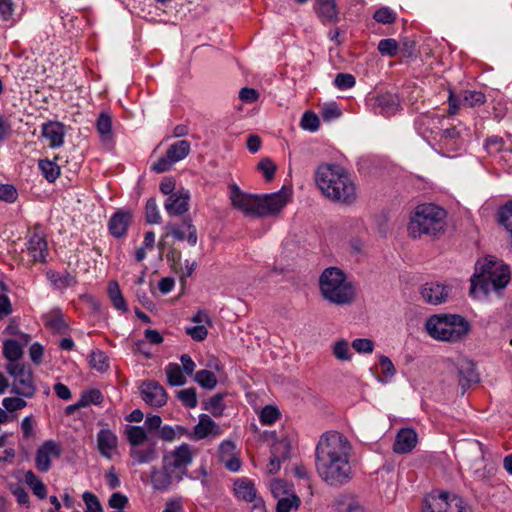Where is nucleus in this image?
<instances>
[{"label": "nucleus", "instance_id": "ddd939ff", "mask_svg": "<svg viewBox=\"0 0 512 512\" xmlns=\"http://www.w3.org/2000/svg\"><path fill=\"white\" fill-rule=\"evenodd\" d=\"M449 114H456L459 105L467 107H476L485 103L486 97L480 91L465 90L461 93L459 101L456 99L453 93L449 95Z\"/></svg>", "mask_w": 512, "mask_h": 512}, {"label": "nucleus", "instance_id": "e2e57ef3", "mask_svg": "<svg viewBox=\"0 0 512 512\" xmlns=\"http://www.w3.org/2000/svg\"><path fill=\"white\" fill-rule=\"evenodd\" d=\"M422 236L429 240H435L442 237L446 230L444 226H421Z\"/></svg>", "mask_w": 512, "mask_h": 512}, {"label": "nucleus", "instance_id": "69168bd1", "mask_svg": "<svg viewBox=\"0 0 512 512\" xmlns=\"http://www.w3.org/2000/svg\"><path fill=\"white\" fill-rule=\"evenodd\" d=\"M2 404L7 411L14 412L26 407L27 402L19 397H7L3 399Z\"/></svg>", "mask_w": 512, "mask_h": 512}, {"label": "nucleus", "instance_id": "de8ad7c7", "mask_svg": "<svg viewBox=\"0 0 512 512\" xmlns=\"http://www.w3.org/2000/svg\"><path fill=\"white\" fill-rule=\"evenodd\" d=\"M103 401V395L98 389H91L83 392L80 398V405L87 407L91 404H101Z\"/></svg>", "mask_w": 512, "mask_h": 512}, {"label": "nucleus", "instance_id": "39448f33", "mask_svg": "<svg viewBox=\"0 0 512 512\" xmlns=\"http://www.w3.org/2000/svg\"><path fill=\"white\" fill-rule=\"evenodd\" d=\"M510 268L502 260L494 256H486L475 264V273L470 279L469 294L477 296L481 291L487 296L491 290H501L505 288L510 281Z\"/></svg>", "mask_w": 512, "mask_h": 512}, {"label": "nucleus", "instance_id": "c9c22d12", "mask_svg": "<svg viewBox=\"0 0 512 512\" xmlns=\"http://www.w3.org/2000/svg\"><path fill=\"white\" fill-rule=\"evenodd\" d=\"M214 428H218L216 423L208 415H201L198 424L194 427L195 438L207 437L210 433H214ZM217 433L218 431L215 432V434Z\"/></svg>", "mask_w": 512, "mask_h": 512}, {"label": "nucleus", "instance_id": "3c124183", "mask_svg": "<svg viewBox=\"0 0 512 512\" xmlns=\"http://www.w3.org/2000/svg\"><path fill=\"white\" fill-rule=\"evenodd\" d=\"M223 398L224 394L221 393L213 395L204 408L209 410L213 416H221L224 409Z\"/></svg>", "mask_w": 512, "mask_h": 512}, {"label": "nucleus", "instance_id": "2eb2a0df", "mask_svg": "<svg viewBox=\"0 0 512 512\" xmlns=\"http://www.w3.org/2000/svg\"><path fill=\"white\" fill-rule=\"evenodd\" d=\"M143 400L154 407H161L167 402V393L163 386L156 381H145L141 385Z\"/></svg>", "mask_w": 512, "mask_h": 512}, {"label": "nucleus", "instance_id": "473e14b6", "mask_svg": "<svg viewBox=\"0 0 512 512\" xmlns=\"http://www.w3.org/2000/svg\"><path fill=\"white\" fill-rule=\"evenodd\" d=\"M2 353L9 363H18L17 361L23 356L21 344L11 339L4 341Z\"/></svg>", "mask_w": 512, "mask_h": 512}, {"label": "nucleus", "instance_id": "f8f14e48", "mask_svg": "<svg viewBox=\"0 0 512 512\" xmlns=\"http://www.w3.org/2000/svg\"><path fill=\"white\" fill-rule=\"evenodd\" d=\"M448 119L436 113H424L415 119V129L424 138L437 136L438 131L445 126Z\"/></svg>", "mask_w": 512, "mask_h": 512}, {"label": "nucleus", "instance_id": "680f3d73", "mask_svg": "<svg viewBox=\"0 0 512 512\" xmlns=\"http://www.w3.org/2000/svg\"><path fill=\"white\" fill-rule=\"evenodd\" d=\"M355 83V77L348 73H339L334 80V84L340 90L350 89Z\"/></svg>", "mask_w": 512, "mask_h": 512}, {"label": "nucleus", "instance_id": "4468645a", "mask_svg": "<svg viewBox=\"0 0 512 512\" xmlns=\"http://www.w3.org/2000/svg\"><path fill=\"white\" fill-rule=\"evenodd\" d=\"M60 446L52 441H45L36 452L35 465L40 472H47L51 467V457H59Z\"/></svg>", "mask_w": 512, "mask_h": 512}, {"label": "nucleus", "instance_id": "4d7b16f0", "mask_svg": "<svg viewBox=\"0 0 512 512\" xmlns=\"http://www.w3.org/2000/svg\"><path fill=\"white\" fill-rule=\"evenodd\" d=\"M14 11L15 5L12 0H0V17L3 21H17Z\"/></svg>", "mask_w": 512, "mask_h": 512}, {"label": "nucleus", "instance_id": "c85d7f7f", "mask_svg": "<svg viewBox=\"0 0 512 512\" xmlns=\"http://www.w3.org/2000/svg\"><path fill=\"white\" fill-rule=\"evenodd\" d=\"M130 456L138 464L152 462L157 458L156 444L150 441L146 448L132 447L130 449Z\"/></svg>", "mask_w": 512, "mask_h": 512}, {"label": "nucleus", "instance_id": "7c9ffc66", "mask_svg": "<svg viewBox=\"0 0 512 512\" xmlns=\"http://www.w3.org/2000/svg\"><path fill=\"white\" fill-rule=\"evenodd\" d=\"M47 278L52 283L53 287L58 290L66 289L76 283V279L68 272L59 273L55 271H48Z\"/></svg>", "mask_w": 512, "mask_h": 512}, {"label": "nucleus", "instance_id": "49530a36", "mask_svg": "<svg viewBox=\"0 0 512 512\" xmlns=\"http://www.w3.org/2000/svg\"><path fill=\"white\" fill-rule=\"evenodd\" d=\"M90 364L94 369L104 372L109 368L108 357L100 350H93L90 354Z\"/></svg>", "mask_w": 512, "mask_h": 512}, {"label": "nucleus", "instance_id": "e433bc0d", "mask_svg": "<svg viewBox=\"0 0 512 512\" xmlns=\"http://www.w3.org/2000/svg\"><path fill=\"white\" fill-rule=\"evenodd\" d=\"M97 131L102 141H108L112 137V117L106 112L99 114L96 122Z\"/></svg>", "mask_w": 512, "mask_h": 512}, {"label": "nucleus", "instance_id": "58836bf2", "mask_svg": "<svg viewBox=\"0 0 512 512\" xmlns=\"http://www.w3.org/2000/svg\"><path fill=\"white\" fill-rule=\"evenodd\" d=\"M167 380L171 386H181L186 383V378L183 375L181 368L178 364L171 363L166 368Z\"/></svg>", "mask_w": 512, "mask_h": 512}, {"label": "nucleus", "instance_id": "5701e85b", "mask_svg": "<svg viewBox=\"0 0 512 512\" xmlns=\"http://www.w3.org/2000/svg\"><path fill=\"white\" fill-rule=\"evenodd\" d=\"M314 10L322 23H335L339 20L335 0H316Z\"/></svg>", "mask_w": 512, "mask_h": 512}, {"label": "nucleus", "instance_id": "bb28decb", "mask_svg": "<svg viewBox=\"0 0 512 512\" xmlns=\"http://www.w3.org/2000/svg\"><path fill=\"white\" fill-rule=\"evenodd\" d=\"M290 445L286 441H278L271 448L272 456L268 465V472L275 474L280 469L281 458H288Z\"/></svg>", "mask_w": 512, "mask_h": 512}, {"label": "nucleus", "instance_id": "a19ab883", "mask_svg": "<svg viewBox=\"0 0 512 512\" xmlns=\"http://www.w3.org/2000/svg\"><path fill=\"white\" fill-rule=\"evenodd\" d=\"M194 379L200 386L205 389L212 390L217 385V378L215 374L206 369L196 372Z\"/></svg>", "mask_w": 512, "mask_h": 512}, {"label": "nucleus", "instance_id": "412c9836", "mask_svg": "<svg viewBox=\"0 0 512 512\" xmlns=\"http://www.w3.org/2000/svg\"><path fill=\"white\" fill-rule=\"evenodd\" d=\"M28 240V251L33 257L34 261L45 262L46 256L48 254V246L47 241L45 239V235L34 230L31 232Z\"/></svg>", "mask_w": 512, "mask_h": 512}, {"label": "nucleus", "instance_id": "bf43d9fd", "mask_svg": "<svg viewBox=\"0 0 512 512\" xmlns=\"http://www.w3.org/2000/svg\"><path fill=\"white\" fill-rule=\"evenodd\" d=\"M82 498L87 507L86 512H103L102 505L95 494L85 492Z\"/></svg>", "mask_w": 512, "mask_h": 512}, {"label": "nucleus", "instance_id": "1a4fd4ad", "mask_svg": "<svg viewBox=\"0 0 512 512\" xmlns=\"http://www.w3.org/2000/svg\"><path fill=\"white\" fill-rule=\"evenodd\" d=\"M7 373L14 377V382L11 386L13 394L31 398L36 392L34 384V377L31 368L24 363H8L6 365Z\"/></svg>", "mask_w": 512, "mask_h": 512}, {"label": "nucleus", "instance_id": "20e7f679", "mask_svg": "<svg viewBox=\"0 0 512 512\" xmlns=\"http://www.w3.org/2000/svg\"><path fill=\"white\" fill-rule=\"evenodd\" d=\"M192 452L188 444H182L173 451L165 454L160 469H151V483L154 490L166 491L172 485L179 483L187 473L192 462Z\"/></svg>", "mask_w": 512, "mask_h": 512}, {"label": "nucleus", "instance_id": "a18cd8bd", "mask_svg": "<svg viewBox=\"0 0 512 512\" xmlns=\"http://www.w3.org/2000/svg\"><path fill=\"white\" fill-rule=\"evenodd\" d=\"M145 216L148 224H159L161 220L160 211L158 209L156 200L150 198L146 202Z\"/></svg>", "mask_w": 512, "mask_h": 512}, {"label": "nucleus", "instance_id": "864d4df0", "mask_svg": "<svg viewBox=\"0 0 512 512\" xmlns=\"http://www.w3.org/2000/svg\"><path fill=\"white\" fill-rule=\"evenodd\" d=\"M179 400L189 408L197 406V393L195 388H187L177 392Z\"/></svg>", "mask_w": 512, "mask_h": 512}, {"label": "nucleus", "instance_id": "0eeeda50", "mask_svg": "<svg viewBox=\"0 0 512 512\" xmlns=\"http://www.w3.org/2000/svg\"><path fill=\"white\" fill-rule=\"evenodd\" d=\"M425 328L436 340L457 342L468 333L469 324L460 315H433L426 321Z\"/></svg>", "mask_w": 512, "mask_h": 512}, {"label": "nucleus", "instance_id": "5fc2aeb1", "mask_svg": "<svg viewBox=\"0 0 512 512\" xmlns=\"http://www.w3.org/2000/svg\"><path fill=\"white\" fill-rule=\"evenodd\" d=\"M257 169L261 172L266 181H271L276 172V165L270 158H263L257 165Z\"/></svg>", "mask_w": 512, "mask_h": 512}, {"label": "nucleus", "instance_id": "4c0bfd02", "mask_svg": "<svg viewBox=\"0 0 512 512\" xmlns=\"http://www.w3.org/2000/svg\"><path fill=\"white\" fill-rule=\"evenodd\" d=\"M25 482L32 489L33 493L40 499H45L47 490L44 483L36 476V474L29 470L25 473Z\"/></svg>", "mask_w": 512, "mask_h": 512}, {"label": "nucleus", "instance_id": "f704fd0d", "mask_svg": "<svg viewBox=\"0 0 512 512\" xmlns=\"http://www.w3.org/2000/svg\"><path fill=\"white\" fill-rule=\"evenodd\" d=\"M125 435L131 448L141 446L145 441L149 440L147 433L141 426H127Z\"/></svg>", "mask_w": 512, "mask_h": 512}, {"label": "nucleus", "instance_id": "aec40b11", "mask_svg": "<svg viewBox=\"0 0 512 512\" xmlns=\"http://www.w3.org/2000/svg\"><path fill=\"white\" fill-rule=\"evenodd\" d=\"M335 512H365L360 500L352 493L337 495L331 504Z\"/></svg>", "mask_w": 512, "mask_h": 512}, {"label": "nucleus", "instance_id": "423d86ee", "mask_svg": "<svg viewBox=\"0 0 512 512\" xmlns=\"http://www.w3.org/2000/svg\"><path fill=\"white\" fill-rule=\"evenodd\" d=\"M319 290L324 300L337 306L350 305L356 298L354 285L338 267L324 269L319 277Z\"/></svg>", "mask_w": 512, "mask_h": 512}, {"label": "nucleus", "instance_id": "f3484780", "mask_svg": "<svg viewBox=\"0 0 512 512\" xmlns=\"http://www.w3.org/2000/svg\"><path fill=\"white\" fill-rule=\"evenodd\" d=\"M420 294L426 303L439 305L447 300L448 289L437 282H427L420 287Z\"/></svg>", "mask_w": 512, "mask_h": 512}, {"label": "nucleus", "instance_id": "9b49d317", "mask_svg": "<svg viewBox=\"0 0 512 512\" xmlns=\"http://www.w3.org/2000/svg\"><path fill=\"white\" fill-rule=\"evenodd\" d=\"M446 210L435 203H421L410 213V224H437L445 220Z\"/></svg>", "mask_w": 512, "mask_h": 512}, {"label": "nucleus", "instance_id": "4be33fe9", "mask_svg": "<svg viewBox=\"0 0 512 512\" xmlns=\"http://www.w3.org/2000/svg\"><path fill=\"white\" fill-rule=\"evenodd\" d=\"M42 136L49 141L50 148H59L64 144L65 126L57 121L44 123Z\"/></svg>", "mask_w": 512, "mask_h": 512}, {"label": "nucleus", "instance_id": "a211bd4d", "mask_svg": "<svg viewBox=\"0 0 512 512\" xmlns=\"http://www.w3.org/2000/svg\"><path fill=\"white\" fill-rule=\"evenodd\" d=\"M417 433L412 428L400 429L393 443V451L396 454H407L411 452L417 445Z\"/></svg>", "mask_w": 512, "mask_h": 512}, {"label": "nucleus", "instance_id": "37998d69", "mask_svg": "<svg viewBox=\"0 0 512 512\" xmlns=\"http://www.w3.org/2000/svg\"><path fill=\"white\" fill-rule=\"evenodd\" d=\"M484 147L489 155L498 159L504 149V142L498 136H491L486 139Z\"/></svg>", "mask_w": 512, "mask_h": 512}, {"label": "nucleus", "instance_id": "8fccbe9b", "mask_svg": "<svg viewBox=\"0 0 512 512\" xmlns=\"http://www.w3.org/2000/svg\"><path fill=\"white\" fill-rule=\"evenodd\" d=\"M300 126L304 130L315 132L318 130L320 126V121L316 114L307 111L303 114L301 118Z\"/></svg>", "mask_w": 512, "mask_h": 512}, {"label": "nucleus", "instance_id": "13d9d810", "mask_svg": "<svg viewBox=\"0 0 512 512\" xmlns=\"http://www.w3.org/2000/svg\"><path fill=\"white\" fill-rule=\"evenodd\" d=\"M378 51L383 56H395L398 51V43L394 39H382L378 44Z\"/></svg>", "mask_w": 512, "mask_h": 512}, {"label": "nucleus", "instance_id": "052dcab7", "mask_svg": "<svg viewBox=\"0 0 512 512\" xmlns=\"http://www.w3.org/2000/svg\"><path fill=\"white\" fill-rule=\"evenodd\" d=\"M18 197V192L13 185L0 184V201L13 203Z\"/></svg>", "mask_w": 512, "mask_h": 512}, {"label": "nucleus", "instance_id": "0e129e2a", "mask_svg": "<svg viewBox=\"0 0 512 512\" xmlns=\"http://www.w3.org/2000/svg\"><path fill=\"white\" fill-rule=\"evenodd\" d=\"M352 347L358 353H372L374 349V343L368 338H358L352 342Z\"/></svg>", "mask_w": 512, "mask_h": 512}, {"label": "nucleus", "instance_id": "c756f323", "mask_svg": "<svg viewBox=\"0 0 512 512\" xmlns=\"http://www.w3.org/2000/svg\"><path fill=\"white\" fill-rule=\"evenodd\" d=\"M234 491L238 498L253 502L256 499V489L254 484L248 479H238L234 482Z\"/></svg>", "mask_w": 512, "mask_h": 512}, {"label": "nucleus", "instance_id": "c03bdc74", "mask_svg": "<svg viewBox=\"0 0 512 512\" xmlns=\"http://www.w3.org/2000/svg\"><path fill=\"white\" fill-rule=\"evenodd\" d=\"M332 353L335 358L340 361H349L351 359V353L348 341L341 339L335 342L332 346Z\"/></svg>", "mask_w": 512, "mask_h": 512}, {"label": "nucleus", "instance_id": "09e8293b", "mask_svg": "<svg viewBox=\"0 0 512 512\" xmlns=\"http://www.w3.org/2000/svg\"><path fill=\"white\" fill-rule=\"evenodd\" d=\"M300 499L295 494L289 497L281 498L277 502L276 512H290L293 508H298Z\"/></svg>", "mask_w": 512, "mask_h": 512}, {"label": "nucleus", "instance_id": "72a5a7b5", "mask_svg": "<svg viewBox=\"0 0 512 512\" xmlns=\"http://www.w3.org/2000/svg\"><path fill=\"white\" fill-rule=\"evenodd\" d=\"M107 290H108V295H109V298H110L113 306L117 310H120L122 312H127L128 307H127L126 301L120 291L117 281H114V280L110 281L108 283Z\"/></svg>", "mask_w": 512, "mask_h": 512}, {"label": "nucleus", "instance_id": "603ef678", "mask_svg": "<svg viewBox=\"0 0 512 512\" xmlns=\"http://www.w3.org/2000/svg\"><path fill=\"white\" fill-rule=\"evenodd\" d=\"M280 417V412L277 407L272 405L265 406L260 413V421L264 425H271L276 422Z\"/></svg>", "mask_w": 512, "mask_h": 512}, {"label": "nucleus", "instance_id": "6ab92c4d", "mask_svg": "<svg viewBox=\"0 0 512 512\" xmlns=\"http://www.w3.org/2000/svg\"><path fill=\"white\" fill-rule=\"evenodd\" d=\"M457 371L459 376V385L462 388L461 394L464 395L471 384L479 381V375L476 372L474 362L469 359L461 360L457 365Z\"/></svg>", "mask_w": 512, "mask_h": 512}, {"label": "nucleus", "instance_id": "f257e3e1", "mask_svg": "<svg viewBox=\"0 0 512 512\" xmlns=\"http://www.w3.org/2000/svg\"><path fill=\"white\" fill-rule=\"evenodd\" d=\"M352 445L338 431L324 432L315 448V468L320 479L328 486L340 488L353 478L350 464Z\"/></svg>", "mask_w": 512, "mask_h": 512}, {"label": "nucleus", "instance_id": "774afa93", "mask_svg": "<svg viewBox=\"0 0 512 512\" xmlns=\"http://www.w3.org/2000/svg\"><path fill=\"white\" fill-rule=\"evenodd\" d=\"M498 224H512V200L499 209Z\"/></svg>", "mask_w": 512, "mask_h": 512}, {"label": "nucleus", "instance_id": "338daca9", "mask_svg": "<svg viewBox=\"0 0 512 512\" xmlns=\"http://www.w3.org/2000/svg\"><path fill=\"white\" fill-rule=\"evenodd\" d=\"M132 221V213L130 210L120 209L116 211L110 218L108 224H129Z\"/></svg>", "mask_w": 512, "mask_h": 512}, {"label": "nucleus", "instance_id": "ea45409f", "mask_svg": "<svg viewBox=\"0 0 512 512\" xmlns=\"http://www.w3.org/2000/svg\"><path fill=\"white\" fill-rule=\"evenodd\" d=\"M46 326L56 334H65L68 330V325L65 322L63 315L59 312L53 313L46 322Z\"/></svg>", "mask_w": 512, "mask_h": 512}, {"label": "nucleus", "instance_id": "79ce46f5", "mask_svg": "<svg viewBox=\"0 0 512 512\" xmlns=\"http://www.w3.org/2000/svg\"><path fill=\"white\" fill-rule=\"evenodd\" d=\"M39 168L49 182L55 181L60 175L59 166L48 159L40 160Z\"/></svg>", "mask_w": 512, "mask_h": 512}, {"label": "nucleus", "instance_id": "dca6fc26", "mask_svg": "<svg viewBox=\"0 0 512 512\" xmlns=\"http://www.w3.org/2000/svg\"><path fill=\"white\" fill-rule=\"evenodd\" d=\"M189 199L190 193L188 190L181 189L176 191L165 200L164 207L166 212L171 216L184 214L188 211Z\"/></svg>", "mask_w": 512, "mask_h": 512}, {"label": "nucleus", "instance_id": "2f4dec72", "mask_svg": "<svg viewBox=\"0 0 512 512\" xmlns=\"http://www.w3.org/2000/svg\"><path fill=\"white\" fill-rule=\"evenodd\" d=\"M190 149V142L187 140H179L171 144L166 153L168 157L176 163L186 158L190 153Z\"/></svg>", "mask_w": 512, "mask_h": 512}, {"label": "nucleus", "instance_id": "393cba45", "mask_svg": "<svg viewBox=\"0 0 512 512\" xmlns=\"http://www.w3.org/2000/svg\"><path fill=\"white\" fill-rule=\"evenodd\" d=\"M234 450L235 444L232 441H224L219 446V459L228 470L236 472L240 469L241 462L235 456Z\"/></svg>", "mask_w": 512, "mask_h": 512}, {"label": "nucleus", "instance_id": "b1692460", "mask_svg": "<svg viewBox=\"0 0 512 512\" xmlns=\"http://www.w3.org/2000/svg\"><path fill=\"white\" fill-rule=\"evenodd\" d=\"M470 471L475 480L489 483L496 473V467L492 462H487L484 456H481L470 465Z\"/></svg>", "mask_w": 512, "mask_h": 512}, {"label": "nucleus", "instance_id": "9d476101", "mask_svg": "<svg viewBox=\"0 0 512 512\" xmlns=\"http://www.w3.org/2000/svg\"><path fill=\"white\" fill-rule=\"evenodd\" d=\"M423 512H471V509L460 497L442 491L425 498Z\"/></svg>", "mask_w": 512, "mask_h": 512}, {"label": "nucleus", "instance_id": "6e6d98bb", "mask_svg": "<svg viewBox=\"0 0 512 512\" xmlns=\"http://www.w3.org/2000/svg\"><path fill=\"white\" fill-rule=\"evenodd\" d=\"M373 18L382 24H392L396 20V13L389 7H382L374 13Z\"/></svg>", "mask_w": 512, "mask_h": 512}, {"label": "nucleus", "instance_id": "7ed1b4c3", "mask_svg": "<svg viewBox=\"0 0 512 512\" xmlns=\"http://www.w3.org/2000/svg\"><path fill=\"white\" fill-rule=\"evenodd\" d=\"M314 181L322 195L332 202L351 205L357 199V186L346 168L335 163H322L314 172Z\"/></svg>", "mask_w": 512, "mask_h": 512}, {"label": "nucleus", "instance_id": "a878e982", "mask_svg": "<svg viewBox=\"0 0 512 512\" xmlns=\"http://www.w3.org/2000/svg\"><path fill=\"white\" fill-rule=\"evenodd\" d=\"M399 105V98L390 93L381 94L376 99L377 113L385 117H390L396 114L399 109Z\"/></svg>", "mask_w": 512, "mask_h": 512}, {"label": "nucleus", "instance_id": "6e6552de", "mask_svg": "<svg viewBox=\"0 0 512 512\" xmlns=\"http://www.w3.org/2000/svg\"><path fill=\"white\" fill-rule=\"evenodd\" d=\"M469 135V128L462 122L454 125H448L445 122V126L438 131L437 136H434V140L437 142L441 153L449 156L450 152H455L462 148Z\"/></svg>", "mask_w": 512, "mask_h": 512}, {"label": "nucleus", "instance_id": "f03ea898", "mask_svg": "<svg viewBox=\"0 0 512 512\" xmlns=\"http://www.w3.org/2000/svg\"><path fill=\"white\" fill-rule=\"evenodd\" d=\"M292 196V188L286 186L276 192L263 194L246 193L236 184L229 186V199L233 208L258 219L278 216L292 200Z\"/></svg>", "mask_w": 512, "mask_h": 512}, {"label": "nucleus", "instance_id": "cd10ccee", "mask_svg": "<svg viewBox=\"0 0 512 512\" xmlns=\"http://www.w3.org/2000/svg\"><path fill=\"white\" fill-rule=\"evenodd\" d=\"M97 445L101 455L110 459L117 447V436L109 429H102L97 435Z\"/></svg>", "mask_w": 512, "mask_h": 512}]
</instances>
